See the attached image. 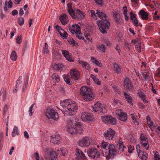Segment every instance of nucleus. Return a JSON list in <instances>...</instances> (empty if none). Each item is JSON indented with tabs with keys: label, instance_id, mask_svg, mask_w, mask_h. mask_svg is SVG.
<instances>
[{
	"label": "nucleus",
	"instance_id": "obj_54",
	"mask_svg": "<svg viewBox=\"0 0 160 160\" xmlns=\"http://www.w3.org/2000/svg\"><path fill=\"white\" fill-rule=\"evenodd\" d=\"M133 21V24L135 26L138 27L139 26L137 18L132 20Z\"/></svg>",
	"mask_w": 160,
	"mask_h": 160
},
{
	"label": "nucleus",
	"instance_id": "obj_64",
	"mask_svg": "<svg viewBox=\"0 0 160 160\" xmlns=\"http://www.w3.org/2000/svg\"><path fill=\"white\" fill-rule=\"evenodd\" d=\"M34 158L36 160H39V156L38 152H36L34 154Z\"/></svg>",
	"mask_w": 160,
	"mask_h": 160
},
{
	"label": "nucleus",
	"instance_id": "obj_41",
	"mask_svg": "<svg viewBox=\"0 0 160 160\" xmlns=\"http://www.w3.org/2000/svg\"><path fill=\"white\" fill-rule=\"evenodd\" d=\"M63 77L65 81L68 85H70V80L68 76L66 75H63Z\"/></svg>",
	"mask_w": 160,
	"mask_h": 160
},
{
	"label": "nucleus",
	"instance_id": "obj_62",
	"mask_svg": "<svg viewBox=\"0 0 160 160\" xmlns=\"http://www.w3.org/2000/svg\"><path fill=\"white\" fill-rule=\"evenodd\" d=\"M53 52L57 56L59 55V50L58 49H55L53 51Z\"/></svg>",
	"mask_w": 160,
	"mask_h": 160
},
{
	"label": "nucleus",
	"instance_id": "obj_13",
	"mask_svg": "<svg viewBox=\"0 0 160 160\" xmlns=\"http://www.w3.org/2000/svg\"><path fill=\"white\" fill-rule=\"evenodd\" d=\"M75 152L77 160H88L84 153L80 150L76 148Z\"/></svg>",
	"mask_w": 160,
	"mask_h": 160
},
{
	"label": "nucleus",
	"instance_id": "obj_10",
	"mask_svg": "<svg viewBox=\"0 0 160 160\" xmlns=\"http://www.w3.org/2000/svg\"><path fill=\"white\" fill-rule=\"evenodd\" d=\"M81 118L83 121H91L94 119L91 114L88 112H82L81 114Z\"/></svg>",
	"mask_w": 160,
	"mask_h": 160
},
{
	"label": "nucleus",
	"instance_id": "obj_32",
	"mask_svg": "<svg viewBox=\"0 0 160 160\" xmlns=\"http://www.w3.org/2000/svg\"><path fill=\"white\" fill-rule=\"evenodd\" d=\"M67 131L70 134H74L76 133V129L75 128H74L73 127H70L68 125Z\"/></svg>",
	"mask_w": 160,
	"mask_h": 160
},
{
	"label": "nucleus",
	"instance_id": "obj_12",
	"mask_svg": "<svg viewBox=\"0 0 160 160\" xmlns=\"http://www.w3.org/2000/svg\"><path fill=\"white\" fill-rule=\"evenodd\" d=\"M116 114L118 116L119 119L122 121L125 122L127 119V114L122 112V111L120 109H118L116 111Z\"/></svg>",
	"mask_w": 160,
	"mask_h": 160
},
{
	"label": "nucleus",
	"instance_id": "obj_60",
	"mask_svg": "<svg viewBox=\"0 0 160 160\" xmlns=\"http://www.w3.org/2000/svg\"><path fill=\"white\" fill-rule=\"evenodd\" d=\"M34 104H32L31 105V106L29 108V112H30L29 115L31 116L33 114V112H32V108H33V106Z\"/></svg>",
	"mask_w": 160,
	"mask_h": 160
},
{
	"label": "nucleus",
	"instance_id": "obj_58",
	"mask_svg": "<svg viewBox=\"0 0 160 160\" xmlns=\"http://www.w3.org/2000/svg\"><path fill=\"white\" fill-rule=\"evenodd\" d=\"M148 124L149 126V127L150 128H152V127H154L153 125V123L152 120H150V121H149L148 122Z\"/></svg>",
	"mask_w": 160,
	"mask_h": 160
},
{
	"label": "nucleus",
	"instance_id": "obj_9",
	"mask_svg": "<svg viewBox=\"0 0 160 160\" xmlns=\"http://www.w3.org/2000/svg\"><path fill=\"white\" fill-rule=\"evenodd\" d=\"M90 144L89 138L88 137L82 138L78 142V144L82 147L88 146Z\"/></svg>",
	"mask_w": 160,
	"mask_h": 160
},
{
	"label": "nucleus",
	"instance_id": "obj_21",
	"mask_svg": "<svg viewBox=\"0 0 160 160\" xmlns=\"http://www.w3.org/2000/svg\"><path fill=\"white\" fill-rule=\"evenodd\" d=\"M139 15L141 18L143 20H147L148 18V13L142 9L139 12Z\"/></svg>",
	"mask_w": 160,
	"mask_h": 160
},
{
	"label": "nucleus",
	"instance_id": "obj_4",
	"mask_svg": "<svg viewBox=\"0 0 160 160\" xmlns=\"http://www.w3.org/2000/svg\"><path fill=\"white\" fill-rule=\"evenodd\" d=\"M87 153L89 157L95 160H98L100 156V152L94 148L89 149L87 150Z\"/></svg>",
	"mask_w": 160,
	"mask_h": 160
},
{
	"label": "nucleus",
	"instance_id": "obj_56",
	"mask_svg": "<svg viewBox=\"0 0 160 160\" xmlns=\"http://www.w3.org/2000/svg\"><path fill=\"white\" fill-rule=\"evenodd\" d=\"M157 153H158V152H156L155 154L154 160H160V156L158 154H157Z\"/></svg>",
	"mask_w": 160,
	"mask_h": 160
},
{
	"label": "nucleus",
	"instance_id": "obj_36",
	"mask_svg": "<svg viewBox=\"0 0 160 160\" xmlns=\"http://www.w3.org/2000/svg\"><path fill=\"white\" fill-rule=\"evenodd\" d=\"M10 58L13 61H15L17 59V54L15 51H13L11 54Z\"/></svg>",
	"mask_w": 160,
	"mask_h": 160
},
{
	"label": "nucleus",
	"instance_id": "obj_25",
	"mask_svg": "<svg viewBox=\"0 0 160 160\" xmlns=\"http://www.w3.org/2000/svg\"><path fill=\"white\" fill-rule=\"evenodd\" d=\"M49 155L50 157L48 160H57V156L55 151H52L50 152Z\"/></svg>",
	"mask_w": 160,
	"mask_h": 160
},
{
	"label": "nucleus",
	"instance_id": "obj_49",
	"mask_svg": "<svg viewBox=\"0 0 160 160\" xmlns=\"http://www.w3.org/2000/svg\"><path fill=\"white\" fill-rule=\"evenodd\" d=\"M91 13L92 17L94 19H97V17L95 14V12L94 11L92 10L91 11Z\"/></svg>",
	"mask_w": 160,
	"mask_h": 160
},
{
	"label": "nucleus",
	"instance_id": "obj_45",
	"mask_svg": "<svg viewBox=\"0 0 160 160\" xmlns=\"http://www.w3.org/2000/svg\"><path fill=\"white\" fill-rule=\"evenodd\" d=\"M0 93L1 95H2L3 97V100H4L6 97V91L4 89H2Z\"/></svg>",
	"mask_w": 160,
	"mask_h": 160
},
{
	"label": "nucleus",
	"instance_id": "obj_53",
	"mask_svg": "<svg viewBox=\"0 0 160 160\" xmlns=\"http://www.w3.org/2000/svg\"><path fill=\"white\" fill-rule=\"evenodd\" d=\"M142 76L146 80H147L148 79V77H149L148 74L146 72H143L142 73Z\"/></svg>",
	"mask_w": 160,
	"mask_h": 160
},
{
	"label": "nucleus",
	"instance_id": "obj_22",
	"mask_svg": "<svg viewBox=\"0 0 160 160\" xmlns=\"http://www.w3.org/2000/svg\"><path fill=\"white\" fill-rule=\"evenodd\" d=\"M76 126V133H81L82 132L83 130L82 126L81 124L79 122H76L74 123Z\"/></svg>",
	"mask_w": 160,
	"mask_h": 160
},
{
	"label": "nucleus",
	"instance_id": "obj_47",
	"mask_svg": "<svg viewBox=\"0 0 160 160\" xmlns=\"http://www.w3.org/2000/svg\"><path fill=\"white\" fill-rule=\"evenodd\" d=\"M131 117L132 118V119L134 121V122L135 123H136V124H137V125L139 124V123L137 121V116L136 115H135L134 114H131Z\"/></svg>",
	"mask_w": 160,
	"mask_h": 160
},
{
	"label": "nucleus",
	"instance_id": "obj_38",
	"mask_svg": "<svg viewBox=\"0 0 160 160\" xmlns=\"http://www.w3.org/2000/svg\"><path fill=\"white\" fill-rule=\"evenodd\" d=\"M52 78L54 82H58L60 81V78L58 75L56 73H53L52 76Z\"/></svg>",
	"mask_w": 160,
	"mask_h": 160
},
{
	"label": "nucleus",
	"instance_id": "obj_27",
	"mask_svg": "<svg viewBox=\"0 0 160 160\" xmlns=\"http://www.w3.org/2000/svg\"><path fill=\"white\" fill-rule=\"evenodd\" d=\"M96 14L97 15L99 18H100L102 20H106V16L103 13L100 12L98 10H96Z\"/></svg>",
	"mask_w": 160,
	"mask_h": 160
},
{
	"label": "nucleus",
	"instance_id": "obj_11",
	"mask_svg": "<svg viewBox=\"0 0 160 160\" xmlns=\"http://www.w3.org/2000/svg\"><path fill=\"white\" fill-rule=\"evenodd\" d=\"M141 141V144L142 145V146L145 148L146 150H148L149 148V144L147 138L144 136V134L143 133L141 134L140 138Z\"/></svg>",
	"mask_w": 160,
	"mask_h": 160
},
{
	"label": "nucleus",
	"instance_id": "obj_26",
	"mask_svg": "<svg viewBox=\"0 0 160 160\" xmlns=\"http://www.w3.org/2000/svg\"><path fill=\"white\" fill-rule=\"evenodd\" d=\"M109 144L107 142H103L101 143L100 147L102 149V152L106 153V151L108 149Z\"/></svg>",
	"mask_w": 160,
	"mask_h": 160
},
{
	"label": "nucleus",
	"instance_id": "obj_37",
	"mask_svg": "<svg viewBox=\"0 0 160 160\" xmlns=\"http://www.w3.org/2000/svg\"><path fill=\"white\" fill-rule=\"evenodd\" d=\"M58 151L60 152V154L62 156H64L67 154V152L64 148H60Z\"/></svg>",
	"mask_w": 160,
	"mask_h": 160
},
{
	"label": "nucleus",
	"instance_id": "obj_15",
	"mask_svg": "<svg viewBox=\"0 0 160 160\" xmlns=\"http://www.w3.org/2000/svg\"><path fill=\"white\" fill-rule=\"evenodd\" d=\"M115 132L111 128H109L107 132L103 134L105 139L107 140H110L112 139L115 135Z\"/></svg>",
	"mask_w": 160,
	"mask_h": 160
},
{
	"label": "nucleus",
	"instance_id": "obj_57",
	"mask_svg": "<svg viewBox=\"0 0 160 160\" xmlns=\"http://www.w3.org/2000/svg\"><path fill=\"white\" fill-rule=\"evenodd\" d=\"M94 63L100 67H102V64L100 62L96 60V59H94Z\"/></svg>",
	"mask_w": 160,
	"mask_h": 160
},
{
	"label": "nucleus",
	"instance_id": "obj_33",
	"mask_svg": "<svg viewBox=\"0 0 160 160\" xmlns=\"http://www.w3.org/2000/svg\"><path fill=\"white\" fill-rule=\"evenodd\" d=\"M75 10H74L73 9H70L68 10V13L72 17V18L74 19V17H75V14H76V10L75 9Z\"/></svg>",
	"mask_w": 160,
	"mask_h": 160
},
{
	"label": "nucleus",
	"instance_id": "obj_20",
	"mask_svg": "<svg viewBox=\"0 0 160 160\" xmlns=\"http://www.w3.org/2000/svg\"><path fill=\"white\" fill-rule=\"evenodd\" d=\"M59 19L61 23L63 25H65L68 22V18L67 15L65 13H63L60 16Z\"/></svg>",
	"mask_w": 160,
	"mask_h": 160
},
{
	"label": "nucleus",
	"instance_id": "obj_50",
	"mask_svg": "<svg viewBox=\"0 0 160 160\" xmlns=\"http://www.w3.org/2000/svg\"><path fill=\"white\" fill-rule=\"evenodd\" d=\"M134 149V146L132 145H130L128 146V151L129 153H131L132 152V151Z\"/></svg>",
	"mask_w": 160,
	"mask_h": 160
},
{
	"label": "nucleus",
	"instance_id": "obj_16",
	"mask_svg": "<svg viewBox=\"0 0 160 160\" xmlns=\"http://www.w3.org/2000/svg\"><path fill=\"white\" fill-rule=\"evenodd\" d=\"M70 71V75L72 79L74 80H78L80 78L79 71L75 69H72Z\"/></svg>",
	"mask_w": 160,
	"mask_h": 160
},
{
	"label": "nucleus",
	"instance_id": "obj_14",
	"mask_svg": "<svg viewBox=\"0 0 160 160\" xmlns=\"http://www.w3.org/2000/svg\"><path fill=\"white\" fill-rule=\"evenodd\" d=\"M140 145L138 144L137 145L136 149L139 157L142 160H146L148 158V154L145 152L142 151L140 149Z\"/></svg>",
	"mask_w": 160,
	"mask_h": 160
},
{
	"label": "nucleus",
	"instance_id": "obj_39",
	"mask_svg": "<svg viewBox=\"0 0 160 160\" xmlns=\"http://www.w3.org/2000/svg\"><path fill=\"white\" fill-rule=\"evenodd\" d=\"M117 147L118 149L122 152H123L124 151V149L126 148L125 146H123L122 142L117 144Z\"/></svg>",
	"mask_w": 160,
	"mask_h": 160
},
{
	"label": "nucleus",
	"instance_id": "obj_34",
	"mask_svg": "<svg viewBox=\"0 0 160 160\" xmlns=\"http://www.w3.org/2000/svg\"><path fill=\"white\" fill-rule=\"evenodd\" d=\"M123 14L125 16V19L126 21H128V16L127 12L128 10L127 9V7L126 6H124L123 7Z\"/></svg>",
	"mask_w": 160,
	"mask_h": 160
},
{
	"label": "nucleus",
	"instance_id": "obj_8",
	"mask_svg": "<svg viewBox=\"0 0 160 160\" xmlns=\"http://www.w3.org/2000/svg\"><path fill=\"white\" fill-rule=\"evenodd\" d=\"M117 153L115 146L112 144H109L106 153L113 157L116 155Z\"/></svg>",
	"mask_w": 160,
	"mask_h": 160
},
{
	"label": "nucleus",
	"instance_id": "obj_35",
	"mask_svg": "<svg viewBox=\"0 0 160 160\" xmlns=\"http://www.w3.org/2000/svg\"><path fill=\"white\" fill-rule=\"evenodd\" d=\"M16 134L18 135L19 134V132L18 127L15 126L12 132V137H14L15 136Z\"/></svg>",
	"mask_w": 160,
	"mask_h": 160
},
{
	"label": "nucleus",
	"instance_id": "obj_3",
	"mask_svg": "<svg viewBox=\"0 0 160 160\" xmlns=\"http://www.w3.org/2000/svg\"><path fill=\"white\" fill-rule=\"evenodd\" d=\"M100 31L103 34L107 33L110 26V22L107 20H99L97 21Z\"/></svg>",
	"mask_w": 160,
	"mask_h": 160
},
{
	"label": "nucleus",
	"instance_id": "obj_59",
	"mask_svg": "<svg viewBox=\"0 0 160 160\" xmlns=\"http://www.w3.org/2000/svg\"><path fill=\"white\" fill-rule=\"evenodd\" d=\"M95 2L99 5H102L103 4V1L102 0H94Z\"/></svg>",
	"mask_w": 160,
	"mask_h": 160
},
{
	"label": "nucleus",
	"instance_id": "obj_1",
	"mask_svg": "<svg viewBox=\"0 0 160 160\" xmlns=\"http://www.w3.org/2000/svg\"><path fill=\"white\" fill-rule=\"evenodd\" d=\"M60 104L65 110V113L67 115H73L77 112L78 106L74 101L70 99L64 100L61 102Z\"/></svg>",
	"mask_w": 160,
	"mask_h": 160
},
{
	"label": "nucleus",
	"instance_id": "obj_31",
	"mask_svg": "<svg viewBox=\"0 0 160 160\" xmlns=\"http://www.w3.org/2000/svg\"><path fill=\"white\" fill-rule=\"evenodd\" d=\"M112 64L116 72L117 73H121V66L115 62H113Z\"/></svg>",
	"mask_w": 160,
	"mask_h": 160
},
{
	"label": "nucleus",
	"instance_id": "obj_2",
	"mask_svg": "<svg viewBox=\"0 0 160 160\" xmlns=\"http://www.w3.org/2000/svg\"><path fill=\"white\" fill-rule=\"evenodd\" d=\"M80 92L83 99L86 101H90L95 98L93 95L91 89L88 87L84 86L82 87L80 89Z\"/></svg>",
	"mask_w": 160,
	"mask_h": 160
},
{
	"label": "nucleus",
	"instance_id": "obj_7",
	"mask_svg": "<svg viewBox=\"0 0 160 160\" xmlns=\"http://www.w3.org/2000/svg\"><path fill=\"white\" fill-rule=\"evenodd\" d=\"M101 118L102 121L105 123L113 124L117 123L116 119L110 115L102 116Z\"/></svg>",
	"mask_w": 160,
	"mask_h": 160
},
{
	"label": "nucleus",
	"instance_id": "obj_30",
	"mask_svg": "<svg viewBox=\"0 0 160 160\" xmlns=\"http://www.w3.org/2000/svg\"><path fill=\"white\" fill-rule=\"evenodd\" d=\"M78 62L79 64H81L83 67H84L87 70H89L90 69V66L87 62L80 60H79Z\"/></svg>",
	"mask_w": 160,
	"mask_h": 160
},
{
	"label": "nucleus",
	"instance_id": "obj_61",
	"mask_svg": "<svg viewBox=\"0 0 160 160\" xmlns=\"http://www.w3.org/2000/svg\"><path fill=\"white\" fill-rule=\"evenodd\" d=\"M43 52L44 54L48 53L49 50L48 49V48H43Z\"/></svg>",
	"mask_w": 160,
	"mask_h": 160
},
{
	"label": "nucleus",
	"instance_id": "obj_17",
	"mask_svg": "<svg viewBox=\"0 0 160 160\" xmlns=\"http://www.w3.org/2000/svg\"><path fill=\"white\" fill-rule=\"evenodd\" d=\"M124 88L125 89L130 91L132 88L133 87L132 85L131 81L129 78H126L124 80Z\"/></svg>",
	"mask_w": 160,
	"mask_h": 160
},
{
	"label": "nucleus",
	"instance_id": "obj_28",
	"mask_svg": "<svg viewBox=\"0 0 160 160\" xmlns=\"http://www.w3.org/2000/svg\"><path fill=\"white\" fill-rule=\"evenodd\" d=\"M50 142L54 144H57L60 140V137L58 136H51Z\"/></svg>",
	"mask_w": 160,
	"mask_h": 160
},
{
	"label": "nucleus",
	"instance_id": "obj_46",
	"mask_svg": "<svg viewBox=\"0 0 160 160\" xmlns=\"http://www.w3.org/2000/svg\"><path fill=\"white\" fill-rule=\"evenodd\" d=\"M62 31L63 32V33H62L61 32H59V34L61 36L65 38H66L68 36V34L64 30H63Z\"/></svg>",
	"mask_w": 160,
	"mask_h": 160
},
{
	"label": "nucleus",
	"instance_id": "obj_55",
	"mask_svg": "<svg viewBox=\"0 0 160 160\" xmlns=\"http://www.w3.org/2000/svg\"><path fill=\"white\" fill-rule=\"evenodd\" d=\"M76 37L79 39L83 40L85 42H86V40L84 39V38L81 36V34H78V35H76Z\"/></svg>",
	"mask_w": 160,
	"mask_h": 160
},
{
	"label": "nucleus",
	"instance_id": "obj_63",
	"mask_svg": "<svg viewBox=\"0 0 160 160\" xmlns=\"http://www.w3.org/2000/svg\"><path fill=\"white\" fill-rule=\"evenodd\" d=\"M72 27L75 28H76V30L81 29L80 26L78 24H75L72 25Z\"/></svg>",
	"mask_w": 160,
	"mask_h": 160
},
{
	"label": "nucleus",
	"instance_id": "obj_44",
	"mask_svg": "<svg viewBox=\"0 0 160 160\" xmlns=\"http://www.w3.org/2000/svg\"><path fill=\"white\" fill-rule=\"evenodd\" d=\"M22 35H21L20 36H18L16 39V42L18 44H20L22 42Z\"/></svg>",
	"mask_w": 160,
	"mask_h": 160
},
{
	"label": "nucleus",
	"instance_id": "obj_24",
	"mask_svg": "<svg viewBox=\"0 0 160 160\" xmlns=\"http://www.w3.org/2000/svg\"><path fill=\"white\" fill-rule=\"evenodd\" d=\"M113 17L116 22L119 24H120L121 22L120 20L121 16L120 14L117 12H115L113 13Z\"/></svg>",
	"mask_w": 160,
	"mask_h": 160
},
{
	"label": "nucleus",
	"instance_id": "obj_42",
	"mask_svg": "<svg viewBox=\"0 0 160 160\" xmlns=\"http://www.w3.org/2000/svg\"><path fill=\"white\" fill-rule=\"evenodd\" d=\"M62 65L61 64H55L53 67L54 69L58 70L62 67Z\"/></svg>",
	"mask_w": 160,
	"mask_h": 160
},
{
	"label": "nucleus",
	"instance_id": "obj_52",
	"mask_svg": "<svg viewBox=\"0 0 160 160\" xmlns=\"http://www.w3.org/2000/svg\"><path fill=\"white\" fill-rule=\"evenodd\" d=\"M130 18L131 20H133L134 19L137 18L136 15L135 14H133L132 12H131L130 13Z\"/></svg>",
	"mask_w": 160,
	"mask_h": 160
},
{
	"label": "nucleus",
	"instance_id": "obj_48",
	"mask_svg": "<svg viewBox=\"0 0 160 160\" xmlns=\"http://www.w3.org/2000/svg\"><path fill=\"white\" fill-rule=\"evenodd\" d=\"M21 77H19L18 78V80L16 81V82H17V84L16 85V88H17V89H15V91L16 92H17V89H19V88H21V86H20V84H21V82L20 81V79Z\"/></svg>",
	"mask_w": 160,
	"mask_h": 160
},
{
	"label": "nucleus",
	"instance_id": "obj_43",
	"mask_svg": "<svg viewBox=\"0 0 160 160\" xmlns=\"http://www.w3.org/2000/svg\"><path fill=\"white\" fill-rule=\"evenodd\" d=\"M18 23L20 25H22L24 23V18H18Z\"/></svg>",
	"mask_w": 160,
	"mask_h": 160
},
{
	"label": "nucleus",
	"instance_id": "obj_19",
	"mask_svg": "<svg viewBox=\"0 0 160 160\" xmlns=\"http://www.w3.org/2000/svg\"><path fill=\"white\" fill-rule=\"evenodd\" d=\"M85 17V15L83 12L79 9H77L76 10L75 17L74 19H83Z\"/></svg>",
	"mask_w": 160,
	"mask_h": 160
},
{
	"label": "nucleus",
	"instance_id": "obj_5",
	"mask_svg": "<svg viewBox=\"0 0 160 160\" xmlns=\"http://www.w3.org/2000/svg\"><path fill=\"white\" fill-rule=\"evenodd\" d=\"M46 115L48 119H52L56 121L58 119L59 116L57 112L50 108L47 109Z\"/></svg>",
	"mask_w": 160,
	"mask_h": 160
},
{
	"label": "nucleus",
	"instance_id": "obj_18",
	"mask_svg": "<svg viewBox=\"0 0 160 160\" xmlns=\"http://www.w3.org/2000/svg\"><path fill=\"white\" fill-rule=\"evenodd\" d=\"M62 55L68 61L73 62L74 61V58L72 57V56L69 54V52L66 50H62Z\"/></svg>",
	"mask_w": 160,
	"mask_h": 160
},
{
	"label": "nucleus",
	"instance_id": "obj_40",
	"mask_svg": "<svg viewBox=\"0 0 160 160\" xmlns=\"http://www.w3.org/2000/svg\"><path fill=\"white\" fill-rule=\"evenodd\" d=\"M97 48L98 50H100L102 51L103 52H105L106 50V48L105 45L103 44L101 45H99L97 46Z\"/></svg>",
	"mask_w": 160,
	"mask_h": 160
},
{
	"label": "nucleus",
	"instance_id": "obj_23",
	"mask_svg": "<svg viewBox=\"0 0 160 160\" xmlns=\"http://www.w3.org/2000/svg\"><path fill=\"white\" fill-rule=\"evenodd\" d=\"M138 95L139 96L140 98L143 101V102L146 103H148V101L145 98V95L140 89L138 90Z\"/></svg>",
	"mask_w": 160,
	"mask_h": 160
},
{
	"label": "nucleus",
	"instance_id": "obj_6",
	"mask_svg": "<svg viewBox=\"0 0 160 160\" xmlns=\"http://www.w3.org/2000/svg\"><path fill=\"white\" fill-rule=\"evenodd\" d=\"M92 111L95 112H99L102 113H106L107 112L106 109L103 107L102 104L99 102H98L94 104V106L92 108Z\"/></svg>",
	"mask_w": 160,
	"mask_h": 160
},
{
	"label": "nucleus",
	"instance_id": "obj_29",
	"mask_svg": "<svg viewBox=\"0 0 160 160\" xmlns=\"http://www.w3.org/2000/svg\"><path fill=\"white\" fill-rule=\"evenodd\" d=\"M124 94L125 96V98L126 99L128 102L133 105V104L132 102V97L129 95L127 93L124 92Z\"/></svg>",
	"mask_w": 160,
	"mask_h": 160
},
{
	"label": "nucleus",
	"instance_id": "obj_51",
	"mask_svg": "<svg viewBox=\"0 0 160 160\" xmlns=\"http://www.w3.org/2000/svg\"><path fill=\"white\" fill-rule=\"evenodd\" d=\"M92 79L94 82L97 84L98 85L101 84V82L99 81L98 79L96 78V77H93Z\"/></svg>",
	"mask_w": 160,
	"mask_h": 160
}]
</instances>
